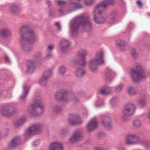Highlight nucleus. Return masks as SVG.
Wrapping results in <instances>:
<instances>
[{
  "label": "nucleus",
  "mask_w": 150,
  "mask_h": 150,
  "mask_svg": "<svg viewBox=\"0 0 150 150\" xmlns=\"http://www.w3.org/2000/svg\"><path fill=\"white\" fill-rule=\"evenodd\" d=\"M20 42L21 48L24 51H27L29 49L26 44V42L30 43L35 42L36 40V36L32 30L29 29L27 25H23L20 28Z\"/></svg>",
  "instance_id": "f257e3e1"
},
{
  "label": "nucleus",
  "mask_w": 150,
  "mask_h": 150,
  "mask_svg": "<svg viewBox=\"0 0 150 150\" xmlns=\"http://www.w3.org/2000/svg\"><path fill=\"white\" fill-rule=\"evenodd\" d=\"M89 18L87 14H83L77 16L71 22V32L72 33H75L80 25L89 30L92 27V23L89 20Z\"/></svg>",
  "instance_id": "f03ea898"
},
{
  "label": "nucleus",
  "mask_w": 150,
  "mask_h": 150,
  "mask_svg": "<svg viewBox=\"0 0 150 150\" xmlns=\"http://www.w3.org/2000/svg\"><path fill=\"white\" fill-rule=\"evenodd\" d=\"M28 108V112L32 117L40 115L43 112L45 109L41 100H35L34 104L29 106Z\"/></svg>",
  "instance_id": "7ed1b4c3"
},
{
  "label": "nucleus",
  "mask_w": 150,
  "mask_h": 150,
  "mask_svg": "<svg viewBox=\"0 0 150 150\" xmlns=\"http://www.w3.org/2000/svg\"><path fill=\"white\" fill-rule=\"evenodd\" d=\"M103 54L104 53L103 51L98 52L96 53L95 57L90 61L88 66L92 72H95L97 70L98 64L104 63Z\"/></svg>",
  "instance_id": "20e7f679"
},
{
  "label": "nucleus",
  "mask_w": 150,
  "mask_h": 150,
  "mask_svg": "<svg viewBox=\"0 0 150 150\" xmlns=\"http://www.w3.org/2000/svg\"><path fill=\"white\" fill-rule=\"evenodd\" d=\"M132 77L134 81H137L144 78L146 76L141 66H137L131 71Z\"/></svg>",
  "instance_id": "39448f33"
},
{
  "label": "nucleus",
  "mask_w": 150,
  "mask_h": 150,
  "mask_svg": "<svg viewBox=\"0 0 150 150\" xmlns=\"http://www.w3.org/2000/svg\"><path fill=\"white\" fill-rule=\"evenodd\" d=\"M135 110V106L134 103H130L126 105L122 111V119L124 120L126 117L132 115Z\"/></svg>",
  "instance_id": "423d86ee"
},
{
  "label": "nucleus",
  "mask_w": 150,
  "mask_h": 150,
  "mask_svg": "<svg viewBox=\"0 0 150 150\" xmlns=\"http://www.w3.org/2000/svg\"><path fill=\"white\" fill-rule=\"evenodd\" d=\"M125 143L128 145H137L139 144L141 141L138 136L134 134H127L125 138Z\"/></svg>",
  "instance_id": "0eeeda50"
},
{
  "label": "nucleus",
  "mask_w": 150,
  "mask_h": 150,
  "mask_svg": "<svg viewBox=\"0 0 150 150\" xmlns=\"http://www.w3.org/2000/svg\"><path fill=\"white\" fill-rule=\"evenodd\" d=\"M103 12L101 11L94 8L93 14L94 20L96 23L100 24L105 22V19L103 16Z\"/></svg>",
  "instance_id": "6e6552de"
},
{
  "label": "nucleus",
  "mask_w": 150,
  "mask_h": 150,
  "mask_svg": "<svg viewBox=\"0 0 150 150\" xmlns=\"http://www.w3.org/2000/svg\"><path fill=\"white\" fill-rule=\"evenodd\" d=\"M115 3L114 0H105L97 5L95 8L103 12V8H106L110 5H113Z\"/></svg>",
  "instance_id": "1a4fd4ad"
},
{
  "label": "nucleus",
  "mask_w": 150,
  "mask_h": 150,
  "mask_svg": "<svg viewBox=\"0 0 150 150\" xmlns=\"http://www.w3.org/2000/svg\"><path fill=\"white\" fill-rule=\"evenodd\" d=\"M41 126L39 125H37L30 127L25 132L26 136L35 134L39 133L41 130Z\"/></svg>",
  "instance_id": "9d476101"
},
{
  "label": "nucleus",
  "mask_w": 150,
  "mask_h": 150,
  "mask_svg": "<svg viewBox=\"0 0 150 150\" xmlns=\"http://www.w3.org/2000/svg\"><path fill=\"white\" fill-rule=\"evenodd\" d=\"M68 123L71 125H79L81 124L82 121L79 116L77 115H71L69 116L68 120Z\"/></svg>",
  "instance_id": "9b49d317"
},
{
  "label": "nucleus",
  "mask_w": 150,
  "mask_h": 150,
  "mask_svg": "<svg viewBox=\"0 0 150 150\" xmlns=\"http://www.w3.org/2000/svg\"><path fill=\"white\" fill-rule=\"evenodd\" d=\"M52 72L51 70H48L45 71L42 79L40 81L39 83L42 85H45L46 84L47 81L52 75Z\"/></svg>",
  "instance_id": "f8f14e48"
},
{
  "label": "nucleus",
  "mask_w": 150,
  "mask_h": 150,
  "mask_svg": "<svg viewBox=\"0 0 150 150\" xmlns=\"http://www.w3.org/2000/svg\"><path fill=\"white\" fill-rule=\"evenodd\" d=\"M98 126V123L97 120L95 117L92 118L89 121V123L86 126L87 130L90 132L93 130Z\"/></svg>",
  "instance_id": "ddd939ff"
},
{
  "label": "nucleus",
  "mask_w": 150,
  "mask_h": 150,
  "mask_svg": "<svg viewBox=\"0 0 150 150\" xmlns=\"http://www.w3.org/2000/svg\"><path fill=\"white\" fill-rule=\"evenodd\" d=\"M55 97L57 100L65 101L67 100L68 96L65 91L62 90L57 93Z\"/></svg>",
  "instance_id": "4468645a"
},
{
  "label": "nucleus",
  "mask_w": 150,
  "mask_h": 150,
  "mask_svg": "<svg viewBox=\"0 0 150 150\" xmlns=\"http://www.w3.org/2000/svg\"><path fill=\"white\" fill-rule=\"evenodd\" d=\"M102 119V123L103 126L108 129H111L112 126L110 118L108 116H104Z\"/></svg>",
  "instance_id": "2eb2a0df"
},
{
  "label": "nucleus",
  "mask_w": 150,
  "mask_h": 150,
  "mask_svg": "<svg viewBox=\"0 0 150 150\" xmlns=\"http://www.w3.org/2000/svg\"><path fill=\"white\" fill-rule=\"evenodd\" d=\"M70 45V42L68 40L63 39L60 43V49L62 52H64L67 50Z\"/></svg>",
  "instance_id": "dca6fc26"
},
{
  "label": "nucleus",
  "mask_w": 150,
  "mask_h": 150,
  "mask_svg": "<svg viewBox=\"0 0 150 150\" xmlns=\"http://www.w3.org/2000/svg\"><path fill=\"white\" fill-rule=\"evenodd\" d=\"M54 45L52 44H50L47 46L46 49V52L49 54L47 55L44 58L45 61H47V59L52 57V55L51 54V51L53 50Z\"/></svg>",
  "instance_id": "f3484780"
},
{
  "label": "nucleus",
  "mask_w": 150,
  "mask_h": 150,
  "mask_svg": "<svg viewBox=\"0 0 150 150\" xmlns=\"http://www.w3.org/2000/svg\"><path fill=\"white\" fill-rule=\"evenodd\" d=\"M49 150H63L62 144L58 142H54L51 144Z\"/></svg>",
  "instance_id": "a211bd4d"
},
{
  "label": "nucleus",
  "mask_w": 150,
  "mask_h": 150,
  "mask_svg": "<svg viewBox=\"0 0 150 150\" xmlns=\"http://www.w3.org/2000/svg\"><path fill=\"white\" fill-rule=\"evenodd\" d=\"M21 138L19 137H17L14 138L8 145L9 148H12L15 147L20 143Z\"/></svg>",
  "instance_id": "6ab92c4d"
},
{
  "label": "nucleus",
  "mask_w": 150,
  "mask_h": 150,
  "mask_svg": "<svg viewBox=\"0 0 150 150\" xmlns=\"http://www.w3.org/2000/svg\"><path fill=\"white\" fill-rule=\"evenodd\" d=\"M11 35V31L7 29H2L1 30V37L3 38H7Z\"/></svg>",
  "instance_id": "aec40b11"
},
{
  "label": "nucleus",
  "mask_w": 150,
  "mask_h": 150,
  "mask_svg": "<svg viewBox=\"0 0 150 150\" xmlns=\"http://www.w3.org/2000/svg\"><path fill=\"white\" fill-rule=\"evenodd\" d=\"M81 136V132L78 131H75L73 136L70 138V141L71 142H73L79 139Z\"/></svg>",
  "instance_id": "412c9836"
},
{
  "label": "nucleus",
  "mask_w": 150,
  "mask_h": 150,
  "mask_svg": "<svg viewBox=\"0 0 150 150\" xmlns=\"http://www.w3.org/2000/svg\"><path fill=\"white\" fill-rule=\"evenodd\" d=\"M28 71L29 73L33 72L34 69V62L31 60H28L27 62Z\"/></svg>",
  "instance_id": "4be33fe9"
},
{
  "label": "nucleus",
  "mask_w": 150,
  "mask_h": 150,
  "mask_svg": "<svg viewBox=\"0 0 150 150\" xmlns=\"http://www.w3.org/2000/svg\"><path fill=\"white\" fill-rule=\"evenodd\" d=\"M85 73V70L82 68H77L75 72L76 75L77 77H79L83 76Z\"/></svg>",
  "instance_id": "5701e85b"
},
{
  "label": "nucleus",
  "mask_w": 150,
  "mask_h": 150,
  "mask_svg": "<svg viewBox=\"0 0 150 150\" xmlns=\"http://www.w3.org/2000/svg\"><path fill=\"white\" fill-rule=\"evenodd\" d=\"M88 54L87 51L85 49H81L79 50L77 53L79 58L84 59Z\"/></svg>",
  "instance_id": "b1692460"
},
{
  "label": "nucleus",
  "mask_w": 150,
  "mask_h": 150,
  "mask_svg": "<svg viewBox=\"0 0 150 150\" xmlns=\"http://www.w3.org/2000/svg\"><path fill=\"white\" fill-rule=\"evenodd\" d=\"M111 91L110 88L105 86L103 87L100 89V93L102 94H106L110 93Z\"/></svg>",
  "instance_id": "393cba45"
},
{
  "label": "nucleus",
  "mask_w": 150,
  "mask_h": 150,
  "mask_svg": "<svg viewBox=\"0 0 150 150\" xmlns=\"http://www.w3.org/2000/svg\"><path fill=\"white\" fill-rule=\"evenodd\" d=\"M23 95L20 97V98L21 99H24L27 96L28 93V90H29V88L27 86H24L23 87Z\"/></svg>",
  "instance_id": "a878e982"
},
{
  "label": "nucleus",
  "mask_w": 150,
  "mask_h": 150,
  "mask_svg": "<svg viewBox=\"0 0 150 150\" xmlns=\"http://www.w3.org/2000/svg\"><path fill=\"white\" fill-rule=\"evenodd\" d=\"M69 7L71 9L70 11H73L75 10L78 8H82V7L80 6L78 4L75 3H71L69 5Z\"/></svg>",
  "instance_id": "bb28decb"
},
{
  "label": "nucleus",
  "mask_w": 150,
  "mask_h": 150,
  "mask_svg": "<svg viewBox=\"0 0 150 150\" xmlns=\"http://www.w3.org/2000/svg\"><path fill=\"white\" fill-rule=\"evenodd\" d=\"M9 11L12 13H16L19 12V9L17 6L13 5L10 6Z\"/></svg>",
  "instance_id": "cd10ccee"
},
{
  "label": "nucleus",
  "mask_w": 150,
  "mask_h": 150,
  "mask_svg": "<svg viewBox=\"0 0 150 150\" xmlns=\"http://www.w3.org/2000/svg\"><path fill=\"white\" fill-rule=\"evenodd\" d=\"M116 44L123 50L125 49V47L127 46V44L123 41H120V42H117Z\"/></svg>",
  "instance_id": "c85d7f7f"
},
{
  "label": "nucleus",
  "mask_w": 150,
  "mask_h": 150,
  "mask_svg": "<svg viewBox=\"0 0 150 150\" xmlns=\"http://www.w3.org/2000/svg\"><path fill=\"white\" fill-rule=\"evenodd\" d=\"M25 121L24 117L20 118L15 123V125L16 127H18Z\"/></svg>",
  "instance_id": "c756f323"
},
{
  "label": "nucleus",
  "mask_w": 150,
  "mask_h": 150,
  "mask_svg": "<svg viewBox=\"0 0 150 150\" xmlns=\"http://www.w3.org/2000/svg\"><path fill=\"white\" fill-rule=\"evenodd\" d=\"M133 125L135 128H139L141 126V122L139 120H135L133 122Z\"/></svg>",
  "instance_id": "7c9ffc66"
},
{
  "label": "nucleus",
  "mask_w": 150,
  "mask_h": 150,
  "mask_svg": "<svg viewBox=\"0 0 150 150\" xmlns=\"http://www.w3.org/2000/svg\"><path fill=\"white\" fill-rule=\"evenodd\" d=\"M127 91L130 95H133L136 93V91L135 89L132 86L129 87L127 89Z\"/></svg>",
  "instance_id": "2f4dec72"
},
{
  "label": "nucleus",
  "mask_w": 150,
  "mask_h": 150,
  "mask_svg": "<svg viewBox=\"0 0 150 150\" xmlns=\"http://www.w3.org/2000/svg\"><path fill=\"white\" fill-rule=\"evenodd\" d=\"M124 86L122 84H120L115 87V90L117 92L121 91L124 88Z\"/></svg>",
  "instance_id": "473e14b6"
},
{
  "label": "nucleus",
  "mask_w": 150,
  "mask_h": 150,
  "mask_svg": "<svg viewBox=\"0 0 150 150\" xmlns=\"http://www.w3.org/2000/svg\"><path fill=\"white\" fill-rule=\"evenodd\" d=\"M2 113L3 115L7 116H10L11 114L9 110L7 109H4L3 110Z\"/></svg>",
  "instance_id": "72a5a7b5"
},
{
  "label": "nucleus",
  "mask_w": 150,
  "mask_h": 150,
  "mask_svg": "<svg viewBox=\"0 0 150 150\" xmlns=\"http://www.w3.org/2000/svg\"><path fill=\"white\" fill-rule=\"evenodd\" d=\"M115 20V19H114L113 18H112L108 16L105 19V21H106L108 23H112L114 22Z\"/></svg>",
  "instance_id": "f704fd0d"
},
{
  "label": "nucleus",
  "mask_w": 150,
  "mask_h": 150,
  "mask_svg": "<svg viewBox=\"0 0 150 150\" xmlns=\"http://www.w3.org/2000/svg\"><path fill=\"white\" fill-rule=\"evenodd\" d=\"M58 71L60 74H63L66 72V69L64 66H62L59 67Z\"/></svg>",
  "instance_id": "c9c22d12"
},
{
  "label": "nucleus",
  "mask_w": 150,
  "mask_h": 150,
  "mask_svg": "<svg viewBox=\"0 0 150 150\" xmlns=\"http://www.w3.org/2000/svg\"><path fill=\"white\" fill-rule=\"evenodd\" d=\"M95 0H84V3L87 5L89 6L91 5Z\"/></svg>",
  "instance_id": "e433bc0d"
},
{
  "label": "nucleus",
  "mask_w": 150,
  "mask_h": 150,
  "mask_svg": "<svg viewBox=\"0 0 150 150\" xmlns=\"http://www.w3.org/2000/svg\"><path fill=\"white\" fill-rule=\"evenodd\" d=\"M117 11H114L111 12L108 16L111 17L112 18H113L114 19H115V17L117 16Z\"/></svg>",
  "instance_id": "4c0bfd02"
},
{
  "label": "nucleus",
  "mask_w": 150,
  "mask_h": 150,
  "mask_svg": "<svg viewBox=\"0 0 150 150\" xmlns=\"http://www.w3.org/2000/svg\"><path fill=\"white\" fill-rule=\"evenodd\" d=\"M139 104L141 106H144L146 104L145 100H141L139 101Z\"/></svg>",
  "instance_id": "58836bf2"
},
{
  "label": "nucleus",
  "mask_w": 150,
  "mask_h": 150,
  "mask_svg": "<svg viewBox=\"0 0 150 150\" xmlns=\"http://www.w3.org/2000/svg\"><path fill=\"white\" fill-rule=\"evenodd\" d=\"M65 3L66 2L65 1L61 0H59L57 1V4L59 6L64 5L65 4Z\"/></svg>",
  "instance_id": "ea45409f"
},
{
  "label": "nucleus",
  "mask_w": 150,
  "mask_h": 150,
  "mask_svg": "<svg viewBox=\"0 0 150 150\" xmlns=\"http://www.w3.org/2000/svg\"><path fill=\"white\" fill-rule=\"evenodd\" d=\"M4 59L6 63H10L11 61L10 59L7 56H5Z\"/></svg>",
  "instance_id": "a19ab883"
},
{
  "label": "nucleus",
  "mask_w": 150,
  "mask_h": 150,
  "mask_svg": "<svg viewBox=\"0 0 150 150\" xmlns=\"http://www.w3.org/2000/svg\"><path fill=\"white\" fill-rule=\"evenodd\" d=\"M55 26L57 27L58 28V30H61V26L59 23L58 22H56L55 23Z\"/></svg>",
  "instance_id": "79ce46f5"
},
{
  "label": "nucleus",
  "mask_w": 150,
  "mask_h": 150,
  "mask_svg": "<svg viewBox=\"0 0 150 150\" xmlns=\"http://www.w3.org/2000/svg\"><path fill=\"white\" fill-rule=\"evenodd\" d=\"M137 3L140 8H141L142 7V3L139 0L137 1Z\"/></svg>",
  "instance_id": "37998d69"
},
{
  "label": "nucleus",
  "mask_w": 150,
  "mask_h": 150,
  "mask_svg": "<svg viewBox=\"0 0 150 150\" xmlns=\"http://www.w3.org/2000/svg\"><path fill=\"white\" fill-rule=\"evenodd\" d=\"M131 52L133 56H134L136 54V52L135 51V50L134 48H133L132 49Z\"/></svg>",
  "instance_id": "c03bdc74"
},
{
  "label": "nucleus",
  "mask_w": 150,
  "mask_h": 150,
  "mask_svg": "<svg viewBox=\"0 0 150 150\" xmlns=\"http://www.w3.org/2000/svg\"><path fill=\"white\" fill-rule=\"evenodd\" d=\"M83 60V61L81 63L82 65H85L86 64V62L84 60V59H81Z\"/></svg>",
  "instance_id": "a18cd8bd"
},
{
  "label": "nucleus",
  "mask_w": 150,
  "mask_h": 150,
  "mask_svg": "<svg viewBox=\"0 0 150 150\" xmlns=\"http://www.w3.org/2000/svg\"><path fill=\"white\" fill-rule=\"evenodd\" d=\"M147 117L150 120V110L149 112L147 114Z\"/></svg>",
  "instance_id": "49530a36"
},
{
  "label": "nucleus",
  "mask_w": 150,
  "mask_h": 150,
  "mask_svg": "<svg viewBox=\"0 0 150 150\" xmlns=\"http://www.w3.org/2000/svg\"><path fill=\"white\" fill-rule=\"evenodd\" d=\"M58 11L59 13H62L63 11V10L62 8H60L59 9Z\"/></svg>",
  "instance_id": "de8ad7c7"
},
{
  "label": "nucleus",
  "mask_w": 150,
  "mask_h": 150,
  "mask_svg": "<svg viewBox=\"0 0 150 150\" xmlns=\"http://www.w3.org/2000/svg\"><path fill=\"white\" fill-rule=\"evenodd\" d=\"M143 144L146 147H147L148 146V143L147 142H144V143Z\"/></svg>",
  "instance_id": "09e8293b"
},
{
  "label": "nucleus",
  "mask_w": 150,
  "mask_h": 150,
  "mask_svg": "<svg viewBox=\"0 0 150 150\" xmlns=\"http://www.w3.org/2000/svg\"><path fill=\"white\" fill-rule=\"evenodd\" d=\"M74 63L75 64L76 63V61H74Z\"/></svg>",
  "instance_id": "8fccbe9b"
},
{
  "label": "nucleus",
  "mask_w": 150,
  "mask_h": 150,
  "mask_svg": "<svg viewBox=\"0 0 150 150\" xmlns=\"http://www.w3.org/2000/svg\"><path fill=\"white\" fill-rule=\"evenodd\" d=\"M64 130H63V131H62V133H63V132H64Z\"/></svg>",
  "instance_id": "3c124183"
}]
</instances>
